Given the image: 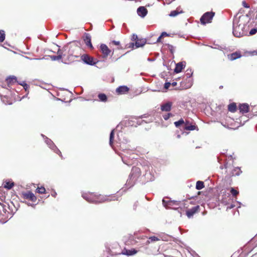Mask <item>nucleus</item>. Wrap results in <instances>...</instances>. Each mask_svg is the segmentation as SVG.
Listing matches in <instances>:
<instances>
[{"instance_id":"26","label":"nucleus","mask_w":257,"mask_h":257,"mask_svg":"<svg viewBox=\"0 0 257 257\" xmlns=\"http://www.w3.org/2000/svg\"><path fill=\"white\" fill-rule=\"evenodd\" d=\"M6 193L2 187H0V201L4 202L6 199Z\"/></svg>"},{"instance_id":"48","label":"nucleus","mask_w":257,"mask_h":257,"mask_svg":"<svg viewBox=\"0 0 257 257\" xmlns=\"http://www.w3.org/2000/svg\"><path fill=\"white\" fill-rule=\"evenodd\" d=\"M171 83L170 82H166L164 84V88L166 89H168L170 86Z\"/></svg>"},{"instance_id":"14","label":"nucleus","mask_w":257,"mask_h":257,"mask_svg":"<svg viewBox=\"0 0 257 257\" xmlns=\"http://www.w3.org/2000/svg\"><path fill=\"white\" fill-rule=\"evenodd\" d=\"M137 13L139 16L144 18L148 13V10L144 7H140L137 9Z\"/></svg>"},{"instance_id":"17","label":"nucleus","mask_w":257,"mask_h":257,"mask_svg":"<svg viewBox=\"0 0 257 257\" xmlns=\"http://www.w3.org/2000/svg\"><path fill=\"white\" fill-rule=\"evenodd\" d=\"M129 88L126 86H120L117 87L116 89V92L118 94H124L127 92Z\"/></svg>"},{"instance_id":"24","label":"nucleus","mask_w":257,"mask_h":257,"mask_svg":"<svg viewBox=\"0 0 257 257\" xmlns=\"http://www.w3.org/2000/svg\"><path fill=\"white\" fill-rule=\"evenodd\" d=\"M180 202L175 201V200H171V201L169 202V205L167 208H172L174 209H176L177 208L176 206H179Z\"/></svg>"},{"instance_id":"27","label":"nucleus","mask_w":257,"mask_h":257,"mask_svg":"<svg viewBox=\"0 0 257 257\" xmlns=\"http://www.w3.org/2000/svg\"><path fill=\"white\" fill-rule=\"evenodd\" d=\"M242 173L239 167H235L232 171V176H239Z\"/></svg>"},{"instance_id":"29","label":"nucleus","mask_w":257,"mask_h":257,"mask_svg":"<svg viewBox=\"0 0 257 257\" xmlns=\"http://www.w3.org/2000/svg\"><path fill=\"white\" fill-rule=\"evenodd\" d=\"M145 176L146 178L148 180V181H152L154 180V176L152 175V174L150 172L146 171Z\"/></svg>"},{"instance_id":"7","label":"nucleus","mask_w":257,"mask_h":257,"mask_svg":"<svg viewBox=\"0 0 257 257\" xmlns=\"http://www.w3.org/2000/svg\"><path fill=\"white\" fill-rule=\"evenodd\" d=\"M214 14L215 13L212 12H208L204 14L200 20L201 24L204 25L207 23H210Z\"/></svg>"},{"instance_id":"30","label":"nucleus","mask_w":257,"mask_h":257,"mask_svg":"<svg viewBox=\"0 0 257 257\" xmlns=\"http://www.w3.org/2000/svg\"><path fill=\"white\" fill-rule=\"evenodd\" d=\"M183 128L186 130H189V131H193L195 130L196 126L194 125H188L187 124H184V126H183Z\"/></svg>"},{"instance_id":"62","label":"nucleus","mask_w":257,"mask_h":257,"mask_svg":"<svg viewBox=\"0 0 257 257\" xmlns=\"http://www.w3.org/2000/svg\"><path fill=\"white\" fill-rule=\"evenodd\" d=\"M0 205H4L3 204V202H2V201H0Z\"/></svg>"},{"instance_id":"1","label":"nucleus","mask_w":257,"mask_h":257,"mask_svg":"<svg viewBox=\"0 0 257 257\" xmlns=\"http://www.w3.org/2000/svg\"><path fill=\"white\" fill-rule=\"evenodd\" d=\"M247 20V16L234 17L232 24V34L234 37L240 38L247 35L248 27Z\"/></svg>"},{"instance_id":"54","label":"nucleus","mask_w":257,"mask_h":257,"mask_svg":"<svg viewBox=\"0 0 257 257\" xmlns=\"http://www.w3.org/2000/svg\"><path fill=\"white\" fill-rule=\"evenodd\" d=\"M162 38H163V37H161V35L158 37V38L157 39V41L156 43H160L161 42V40L162 39Z\"/></svg>"},{"instance_id":"31","label":"nucleus","mask_w":257,"mask_h":257,"mask_svg":"<svg viewBox=\"0 0 257 257\" xmlns=\"http://www.w3.org/2000/svg\"><path fill=\"white\" fill-rule=\"evenodd\" d=\"M114 130H112L110 132L109 136V145L112 148L113 147V138H114Z\"/></svg>"},{"instance_id":"35","label":"nucleus","mask_w":257,"mask_h":257,"mask_svg":"<svg viewBox=\"0 0 257 257\" xmlns=\"http://www.w3.org/2000/svg\"><path fill=\"white\" fill-rule=\"evenodd\" d=\"M160 240V238H158L156 236H151L149 237V239L147 241L146 244H148L150 243L151 241H156Z\"/></svg>"},{"instance_id":"21","label":"nucleus","mask_w":257,"mask_h":257,"mask_svg":"<svg viewBox=\"0 0 257 257\" xmlns=\"http://www.w3.org/2000/svg\"><path fill=\"white\" fill-rule=\"evenodd\" d=\"M172 105V103L171 102H168L161 105V109L162 111H169Z\"/></svg>"},{"instance_id":"53","label":"nucleus","mask_w":257,"mask_h":257,"mask_svg":"<svg viewBox=\"0 0 257 257\" xmlns=\"http://www.w3.org/2000/svg\"><path fill=\"white\" fill-rule=\"evenodd\" d=\"M212 48L214 49H220L221 48V47H220L219 45H215L214 47L213 46H210Z\"/></svg>"},{"instance_id":"11","label":"nucleus","mask_w":257,"mask_h":257,"mask_svg":"<svg viewBox=\"0 0 257 257\" xmlns=\"http://www.w3.org/2000/svg\"><path fill=\"white\" fill-rule=\"evenodd\" d=\"M193 74V71L191 69H188L185 73V76L186 77V81L187 84L185 86L186 88L191 87L193 84L192 79L191 78Z\"/></svg>"},{"instance_id":"4","label":"nucleus","mask_w":257,"mask_h":257,"mask_svg":"<svg viewBox=\"0 0 257 257\" xmlns=\"http://www.w3.org/2000/svg\"><path fill=\"white\" fill-rule=\"evenodd\" d=\"M9 211L7 210L5 205H0V223H5L11 219L16 212V208L13 201L8 204Z\"/></svg>"},{"instance_id":"5","label":"nucleus","mask_w":257,"mask_h":257,"mask_svg":"<svg viewBox=\"0 0 257 257\" xmlns=\"http://www.w3.org/2000/svg\"><path fill=\"white\" fill-rule=\"evenodd\" d=\"M78 49L79 47L74 43H69L65 45L63 47V51L64 52V58L68 61H74V59L78 57L75 53Z\"/></svg>"},{"instance_id":"34","label":"nucleus","mask_w":257,"mask_h":257,"mask_svg":"<svg viewBox=\"0 0 257 257\" xmlns=\"http://www.w3.org/2000/svg\"><path fill=\"white\" fill-rule=\"evenodd\" d=\"M98 97L99 100L102 102H105L107 100V96L104 93H100L98 94Z\"/></svg>"},{"instance_id":"6","label":"nucleus","mask_w":257,"mask_h":257,"mask_svg":"<svg viewBox=\"0 0 257 257\" xmlns=\"http://www.w3.org/2000/svg\"><path fill=\"white\" fill-rule=\"evenodd\" d=\"M140 175L141 169L138 167H133L129 178L126 181V185L130 188L133 186Z\"/></svg>"},{"instance_id":"56","label":"nucleus","mask_w":257,"mask_h":257,"mask_svg":"<svg viewBox=\"0 0 257 257\" xmlns=\"http://www.w3.org/2000/svg\"><path fill=\"white\" fill-rule=\"evenodd\" d=\"M133 39L135 40H136L137 39H138V36L137 35H134L133 36Z\"/></svg>"},{"instance_id":"51","label":"nucleus","mask_w":257,"mask_h":257,"mask_svg":"<svg viewBox=\"0 0 257 257\" xmlns=\"http://www.w3.org/2000/svg\"><path fill=\"white\" fill-rule=\"evenodd\" d=\"M23 87L26 91H28L29 88V85L27 83L24 84V85Z\"/></svg>"},{"instance_id":"22","label":"nucleus","mask_w":257,"mask_h":257,"mask_svg":"<svg viewBox=\"0 0 257 257\" xmlns=\"http://www.w3.org/2000/svg\"><path fill=\"white\" fill-rule=\"evenodd\" d=\"M184 67L185 65L183 64V62H179L176 65L174 72L176 73H180Z\"/></svg>"},{"instance_id":"15","label":"nucleus","mask_w":257,"mask_h":257,"mask_svg":"<svg viewBox=\"0 0 257 257\" xmlns=\"http://www.w3.org/2000/svg\"><path fill=\"white\" fill-rule=\"evenodd\" d=\"M199 208V206L197 205L187 210L186 215L188 217L190 218L193 216V215L198 211Z\"/></svg>"},{"instance_id":"33","label":"nucleus","mask_w":257,"mask_h":257,"mask_svg":"<svg viewBox=\"0 0 257 257\" xmlns=\"http://www.w3.org/2000/svg\"><path fill=\"white\" fill-rule=\"evenodd\" d=\"M171 199L169 198H165L162 200V202L164 206L167 208L169 205V202L171 201Z\"/></svg>"},{"instance_id":"55","label":"nucleus","mask_w":257,"mask_h":257,"mask_svg":"<svg viewBox=\"0 0 257 257\" xmlns=\"http://www.w3.org/2000/svg\"><path fill=\"white\" fill-rule=\"evenodd\" d=\"M107 252L111 255H112L113 254L111 253V250L110 249V248H107V250H106Z\"/></svg>"},{"instance_id":"63","label":"nucleus","mask_w":257,"mask_h":257,"mask_svg":"<svg viewBox=\"0 0 257 257\" xmlns=\"http://www.w3.org/2000/svg\"><path fill=\"white\" fill-rule=\"evenodd\" d=\"M172 84H173L174 86H175V85H176V82H173V83H172Z\"/></svg>"},{"instance_id":"28","label":"nucleus","mask_w":257,"mask_h":257,"mask_svg":"<svg viewBox=\"0 0 257 257\" xmlns=\"http://www.w3.org/2000/svg\"><path fill=\"white\" fill-rule=\"evenodd\" d=\"M228 109L231 112H234L236 110V105L235 103H232L228 105Z\"/></svg>"},{"instance_id":"39","label":"nucleus","mask_w":257,"mask_h":257,"mask_svg":"<svg viewBox=\"0 0 257 257\" xmlns=\"http://www.w3.org/2000/svg\"><path fill=\"white\" fill-rule=\"evenodd\" d=\"M174 124H175L176 127H178L181 124H183V125L185 124L184 121L183 119H180L179 120H178L177 121H175L174 122Z\"/></svg>"},{"instance_id":"25","label":"nucleus","mask_w":257,"mask_h":257,"mask_svg":"<svg viewBox=\"0 0 257 257\" xmlns=\"http://www.w3.org/2000/svg\"><path fill=\"white\" fill-rule=\"evenodd\" d=\"M14 81H16V76H10L6 79V81L9 86L13 83Z\"/></svg>"},{"instance_id":"10","label":"nucleus","mask_w":257,"mask_h":257,"mask_svg":"<svg viewBox=\"0 0 257 257\" xmlns=\"http://www.w3.org/2000/svg\"><path fill=\"white\" fill-rule=\"evenodd\" d=\"M81 59L84 63L91 66L94 65L98 62V61H95L92 57L86 54L82 55Z\"/></svg>"},{"instance_id":"2","label":"nucleus","mask_w":257,"mask_h":257,"mask_svg":"<svg viewBox=\"0 0 257 257\" xmlns=\"http://www.w3.org/2000/svg\"><path fill=\"white\" fill-rule=\"evenodd\" d=\"M118 141L119 142L120 144V149L122 150L124 154H122L121 156V159L122 162L126 164L127 165H131V163L130 161L127 162L126 160V158H128L131 160H133L135 159V157L132 156L133 152L134 151L133 150L130 149V146L127 144L129 142L128 139L125 137L120 138V136L118 135Z\"/></svg>"},{"instance_id":"57","label":"nucleus","mask_w":257,"mask_h":257,"mask_svg":"<svg viewBox=\"0 0 257 257\" xmlns=\"http://www.w3.org/2000/svg\"><path fill=\"white\" fill-rule=\"evenodd\" d=\"M56 195H57V193H56V192H53V193L51 194V195H52L53 197H56Z\"/></svg>"},{"instance_id":"8","label":"nucleus","mask_w":257,"mask_h":257,"mask_svg":"<svg viewBox=\"0 0 257 257\" xmlns=\"http://www.w3.org/2000/svg\"><path fill=\"white\" fill-rule=\"evenodd\" d=\"M42 136L45 138V142L49 147L53 150L55 153L58 154L60 157H62V154L60 151L57 148L54 143L49 138L45 137L43 135H41Z\"/></svg>"},{"instance_id":"45","label":"nucleus","mask_w":257,"mask_h":257,"mask_svg":"<svg viewBox=\"0 0 257 257\" xmlns=\"http://www.w3.org/2000/svg\"><path fill=\"white\" fill-rule=\"evenodd\" d=\"M257 32V29L256 28L252 29L249 32V35H253L256 34Z\"/></svg>"},{"instance_id":"20","label":"nucleus","mask_w":257,"mask_h":257,"mask_svg":"<svg viewBox=\"0 0 257 257\" xmlns=\"http://www.w3.org/2000/svg\"><path fill=\"white\" fill-rule=\"evenodd\" d=\"M24 196L26 199H30L31 201L33 202H35L37 200L36 197L30 191L25 193Z\"/></svg>"},{"instance_id":"38","label":"nucleus","mask_w":257,"mask_h":257,"mask_svg":"<svg viewBox=\"0 0 257 257\" xmlns=\"http://www.w3.org/2000/svg\"><path fill=\"white\" fill-rule=\"evenodd\" d=\"M182 13V11L181 12H178V11L177 10H175V11H172L171 12V13H170L169 14V16L171 17H176L177 16L178 14H180Z\"/></svg>"},{"instance_id":"37","label":"nucleus","mask_w":257,"mask_h":257,"mask_svg":"<svg viewBox=\"0 0 257 257\" xmlns=\"http://www.w3.org/2000/svg\"><path fill=\"white\" fill-rule=\"evenodd\" d=\"M50 57L52 61H58L61 59V55H58L57 56L51 55L50 56Z\"/></svg>"},{"instance_id":"3","label":"nucleus","mask_w":257,"mask_h":257,"mask_svg":"<svg viewBox=\"0 0 257 257\" xmlns=\"http://www.w3.org/2000/svg\"><path fill=\"white\" fill-rule=\"evenodd\" d=\"M82 197L89 203H100L105 201L117 200L114 195L103 196L94 193H83Z\"/></svg>"},{"instance_id":"50","label":"nucleus","mask_w":257,"mask_h":257,"mask_svg":"<svg viewBox=\"0 0 257 257\" xmlns=\"http://www.w3.org/2000/svg\"><path fill=\"white\" fill-rule=\"evenodd\" d=\"M170 36V34L167 33L166 32H163L162 33L161 35V37H167V36Z\"/></svg>"},{"instance_id":"13","label":"nucleus","mask_w":257,"mask_h":257,"mask_svg":"<svg viewBox=\"0 0 257 257\" xmlns=\"http://www.w3.org/2000/svg\"><path fill=\"white\" fill-rule=\"evenodd\" d=\"M146 43L145 39H138L136 41L135 43H130V47H133L134 45H135L136 48H139L141 47H143Z\"/></svg>"},{"instance_id":"40","label":"nucleus","mask_w":257,"mask_h":257,"mask_svg":"<svg viewBox=\"0 0 257 257\" xmlns=\"http://www.w3.org/2000/svg\"><path fill=\"white\" fill-rule=\"evenodd\" d=\"M36 190L37 192L40 194H44L46 191V189L44 187H38Z\"/></svg>"},{"instance_id":"58","label":"nucleus","mask_w":257,"mask_h":257,"mask_svg":"<svg viewBox=\"0 0 257 257\" xmlns=\"http://www.w3.org/2000/svg\"><path fill=\"white\" fill-rule=\"evenodd\" d=\"M253 53V55H257V51H254L252 52Z\"/></svg>"},{"instance_id":"9","label":"nucleus","mask_w":257,"mask_h":257,"mask_svg":"<svg viewBox=\"0 0 257 257\" xmlns=\"http://www.w3.org/2000/svg\"><path fill=\"white\" fill-rule=\"evenodd\" d=\"M99 48L102 53V57L104 59H106L111 53V50L104 44H100Z\"/></svg>"},{"instance_id":"41","label":"nucleus","mask_w":257,"mask_h":257,"mask_svg":"<svg viewBox=\"0 0 257 257\" xmlns=\"http://www.w3.org/2000/svg\"><path fill=\"white\" fill-rule=\"evenodd\" d=\"M166 45L167 46L168 48L169 49L171 53L172 54H173L175 51V47H174L173 45L169 44H166Z\"/></svg>"},{"instance_id":"16","label":"nucleus","mask_w":257,"mask_h":257,"mask_svg":"<svg viewBox=\"0 0 257 257\" xmlns=\"http://www.w3.org/2000/svg\"><path fill=\"white\" fill-rule=\"evenodd\" d=\"M138 251L135 249H123L119 254H124L126 255H133L137 253Z\"/></svg>"},{"instance_id":"19","label":"nucleus","mask_w":257,"mask_h":257,"mask_svg":"<svg viewBox=\"0 0 257 257\" xmlns=\"http://www.w3.org/2000/svg\"><path fill=\"white\" fill-rule=\"evenodd\" d=\"M84 41L86 46L89 47L90 49H93V47L91 42V36L88 34H85V38Z\"/></svg>"},{"instance_id":"42","label":"nucleus","mask_w":257,"mask_h":257,"mask_svg":"<svg viewBox=\"0 0 257 257\" xmlns=\"http://www.w3.org/2000/svg\"><path fill=\"white\" fill-rule=\"evenodd\" d=\"M230 193L233 196H236L238 193V191L236 190L234 188H231L230 189Z\"/></svg>"},{"instance_id":"47","label":"nucleus","mask_w":257,"mask_h":257,"mask_svg":"<svg viewBox=\"0 0 257 257\" xmlns=\"http://www.w3.org/2000/svg\"><path fill=\"white\" fill-rule=\"evenodd\" d=\"M110 43H111L114 45H116V46H120V42L119 41L113 40L110 42Z\"/></svg>"},{"instance_id":"23","label":"nucleus","mask_w":257,"mask_h":257,"mask_svg":"<svg viewBox=\"0 0 257 257\" xmlns=\"http://www.w3.org/2000/svg\"><path fill=\"white\" fill-rule=\"evenodd\" d=\"M241 57V55L239 53L234 52L230 55H228V58L230 61L234 60Z\"/></svg>"},{"instance_id":"36","label":"nucleus","mask_w":257,"mask_h":257,"mask_svg":"<svg viewBox=\"0 0 257 257\" xmlns=\"http://www.w3.org/2000/svg\"><path fill=\"white\" fill-rule=\"evenodd\" d=\"M6 35L4 30H0V42H3L5 39Z\"/></svg>"},{"instance_id":"59","label":"nucleus","mask_w":257,"mask_h":257,"mask_svg":"<svg viewBox=\"0 0 257 257\" xmlns=\"http://www.w3.org/2000/svg\"><path fill=\"white\" fill-rule=\"evenodd\" d=\"M224 167L225 169H227L228 168L227 164H224Z\"/></svg>"},{"instance_id":"61","label":"nucleus","mask_w":257,"mask_h":257,"mask_svg":"<svg viewBox=\"0 0 257 257\" xmlns=\"http://www.w3.org/2000/svg\"><path fill=\"white\" fill-rule=\"evenodd\" d=\"M234 207V205H231L230 207H229L228 208H233Z\"/></svg>"},{"instance_id":"18","label":"nucleus","mask_w":257,"mask_h":257,"mask_svg":"<svg viewBox=\"0 0 257 257\" xmlns=\"http://www.w3.org/2000/svg\"><path fill=\"white\" fill-rule=\"evenodd\" d=\"M239 109L241 113H247L249 111V105L247 103L240 104L239 105Z\"/></svg>"},{"instance_id":"43","label":"nucleus","mask_w":257,"mask_h":257,"mask_svg":"<svg viewBox=\"0 0 257 257\" xmlns=\"http://www.w3.org/2000/svg\"><path fill=\"white\" fill-rule=\"evenodd\" d=\"M2 101H3V102L6 104H9V105H10V104H12V102H10L9 100H8V98L7 97H5L4 98L2 99Z\"/></svg>"},{"instance_id":"32","label":"nucleus","mask_w":257,"mask_h":257,"mask_svg":"<svg viewBox=\"0 0 257 257\" xmlns=\"http://www.w3.org/2000/svg\"><path fill=\"white\" fill-rule=\"evenodd\" d=\"M204 187V183L201 181H198L196 182V189L197 190H201Z\"/></svg>"},{"instance_id":"52","label":"nucleus","mask_w":257,"mask_h":257,"mask_svg":"<svg viewBox=\"0 0 257 257\" xmlns=\"http://www.w3.org/2000/svg\"><path fill=\"white\" fill-rule=\"evenodd\" d=\"M26 82L25 81H20L19 82L18 81H17V84H19V85H22V86H23L24 85V84H26Z\"/></svg>"},{"instance_id":"49","label":"nucleus","mask_w":257,"mask_h":257,"mask_svg":"<svg viewBox=\"0 0 257 257\" xmlns=\"http://www.w3.org/2000/svg\"><path fill=\"white\" fill-rule=\"evenodd\" d=\"M242 6L245 8H249V6L247 4H246V2L244 1L242 2Z\"/></svg>"},{"instance_id":"64","label":"nucleus","mask_w":257,"mask_h":257,"mask_svg":"<svg viewBox=\"0 0 257 257\" xmlns=\"http://www.w3.org/2000/svg\"><path fill=\"white\" fill-rule=\"evenodd\" d=\"M118 49H122V48L121 47H120H120H118Z\"/></svg>"},{"instance_id":"44","label":"nucleus","mask_w":257,"mask_h":257,"mask_svg":"<svg viewBox=\"0 0 257 257\" xmlns=\"http://www.w3.org/2000/svg\"><path fill=\"white\" fill-rule=\"evenodd\" d=\"M64 52L63 51V48L62 49H59L57 51V54L61 55V59L64 58Z\"/></svg>"},{"instance_id":"46","label":"nucleus","mask_w":257,"mask_h":257,"mask_svg":"<svg viewBox=\"0 0 257 257\" xmlns=\"http://www.w3.org/2000/svg\"><path fill=\"white\" fill-rule=\"evenodd\" d=\"M172 114L170 113H168L164 115H163V118L165 120H168L171 116H172Z\"/></svg>"},{"instance_id":"60","label":"nucleus","mask_w":257,"mask_h":257,"mask_svg":"<svg viewBox=\"0 0 257 257\" xmlns=\"http://www.w3.org/2000/svg\"><path fill=\"white\" fill-rule=\"evenodd\" d=\"M22 98L20 97H17V100H21Z\"/></svg>"},{"instance_id":"12","label":"nucleus","mask_w":257,"mask_h":257,"mask_svg":"<svg viewBox=\"0 0 257 257\" xmlns=\"http://www.w3.org/2000/svg\"><path fill=\"white\" fill-rule=\"evenodd\" d=\"M15 186V183L11 179H5L3 181L2 187L7 190L11 189Z\"/></svg>"}]
</instances>
